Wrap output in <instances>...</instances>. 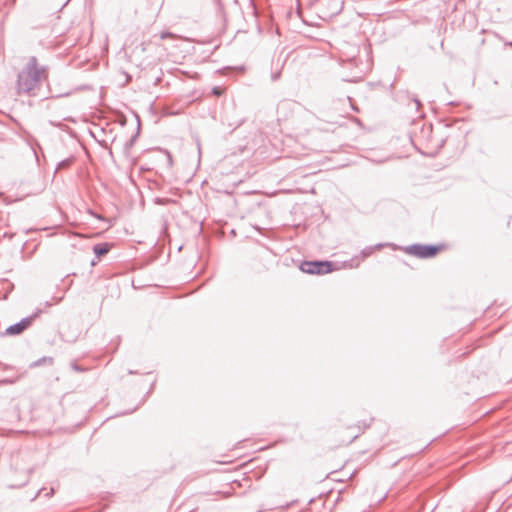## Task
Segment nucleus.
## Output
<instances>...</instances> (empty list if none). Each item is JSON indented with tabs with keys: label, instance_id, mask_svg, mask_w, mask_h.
I'll list each match as a JSON object with an SVG mask.
<instances>
[{
	"label": "nucleus",
	"instance_id": "nucleus-4",
	"mask_svg": "<svg viewBox=\"0 0 512 512\" xmlns=\"http://www.w3.org/2000/svg\"><path fill=\"white\" fill-rule=\"evenodd\" d=\"M32 323L31 318H26L21 320L19 323L11 325L6 329V333L8 335H18L21 334L24 330H26Z\"/></svg>",
	"mask_w": 512,
	"mask_h": 512
},
{
	"label": "nucleus",
	"instance_id": "nucleus-6",
	"mask_svg": "<svg viewBox=\"0 0 512 512\" xmlns=\"http://www.w3.org/2000/svg\"><path fill=\"white\" fill-rule=\"evenodd\" d=\"M213 93L217 96H220L223 93V90L219 87L213 88Z\"/></svg>",
	"mask_w": 512,
	"mask_h": 512
},
{
	"label": "nucleus",
	"instance_id": "nucleus-2",
	"mask_svg": "<svg viewBox=\"0 0 512 512\" xmlns=\"http://www.w3.org/2000/svg\"><path fill=\"white\" fill-rule=\"evenodd\" d=\"M444 249L443 245H421L415 244L404 248L408 255L418 258H432Z\"/></svg>",
	"mask_w": 512,
	"mask_h": 512
},
{
	"label": "nucleus",
	"instance_id": "nucleus-3",
	"mask_svg": "<svg viewBox=\"0 0 512 512\" xmlns=\"http://www.w3.org/2000/svg\"><path fill=\"white\" fill-rule=\"evenodd\" d=\"M300 269L308 274H327L334 270L332 263L328 261H306L301 264Z\"/></svg>",
	"mask_w": 512,
	"mask_h": 512
},
{
	"label": "nucleus",
	"instance_id": "nucleus-5",
	"mask_svg": "<svg viewBox=\"0 0 512 512\" xmlns=\"http://www.w3.org/2000/svg\"><path fill=\"white\" fill-rule=\"evenodd\" d=\"M109 250H110V246L107 243L98 244V245L94 246V252L98 256L107 254L109 252Z\"/></svg>",
	"mask_w": 512,
	"mask_h": 512
},
{
	"label": "nucleus",
	"instance_id": "nucleus-1",
	"mask_svg": "<svg viewBox=\"0 0 512 512\" xmlns=\"http://www.w3.org/2000/svg\"><path fill=\"white\" fill-rule=\"evenodd\" d=\"M46 79V70L39 65L36 58L31 57L24 63L18 75V93H28L37 88L38 85Z\"/></svg>",
	"mask_w": 512,
	"mask_h": 512
}]
</instances>
